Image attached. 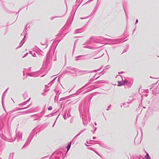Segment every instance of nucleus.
Instances as JSON below:
<instances>
[{"label": "nucleus", "instance_id": "1", "mask_svg": "<svg viewBox=\"0 0 159 159\" xmlns=\"http://www.w3.org/2000/svg\"><path fill=\"white\" fill-rule=\"evenodd\" d=\"M145 158L146 159H150V157L148 154H147L145 157Z\"/></svg>", "mask_w": 159, "mask_h": 159}, {"label": "nucleus", "instance_id": "2", "mask_svg": "<svg viewBox=\"0 0 159 159\" xmlns=\"http://www.w3.org/2000/svg\"><path fill=\"white\" fill-rule=\"evenodd\" d=\"M71 146V143H70L69 145H68L67 148V152L69 150V149L70 147Z\"/></svg>", "mask_w": 159, "mask_h": 159}, {"label": "nucleus", "instance_id": "3", "mask_svg": "<svg viewBox=\"0 0 159 159\" xmlns=\"http://www.w3.org/2000/svg\"><path fill=\"white\" fill-rule=\"evenodd\" d=\"M52 109V107H49L48 108V110H51Z\"/></svg>", "mask_w": 159, "mask_h": 159}, {"label": "nucleus", "instance_id": "4", "mask_svg": "<svg viewBox=\"0 0 159 159\" xmlns=\"http://www.w3.org/2000/svg\"><path fill=\"white\" fill-rule=\"evenodd\" d=\"M138 20H137L136 21V22H138Z\"/></svg>", "mask_w": 159, "mask_h": 159}]
</instances>
